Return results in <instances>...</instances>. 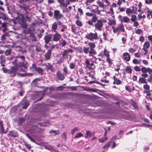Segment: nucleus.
<instances>
[{"mask_svg": "<svg viewBox=\"0 0 152 152\" xmlns=\"http://www.w3.org/2000/svg\"><path fill=\"white\" fill-rule=\"evenodd\" d=\"M98 6L97 7V10L96 12L97 14L101 15V12L105 11L104 9L110 4V2L108 0H102L100 1L98 0L96 1Z\"/></svg>", "mask_w": 152, "mask_h": 152, "instance_id": "f257e3e1", "label": "nucleus"}, {"mask_svg": "<svg viewBox=\"0 0 152 152\" xmlns=\"http://www.w3.org/2000/svg\"><path fill=\"white\" fill-rule=\"evenodd\" d=\"M112 28L113 30V32L115 34H117V36L120 34V32H125L124 26L122 23L118 24L116 27L113 26Z\"/></svg>", "mask_w": 152, "mask_h": 152, "instance_id": "f03ea898", "label": "nucleus"}, {"mask_svg": "<svg viewBox=\"0 0 152 152\" xmlns=\"http://www.w3.org/2000/svg\"><path fill=\"white\" fill-rule=\"evenodd\" d=\"M86 37L91 41L98 39V35L96 32H95L94 33L92 32L87 33L86 36Z\"/></svg>", "mask_w": 152, "mask_h": 152, "instance_id": "7ed1b4c3", "label": "nucleus"}, {"mask_svg": "<svg viewBox=\"0 0 152 152\" xmlns=\"http://www.w3.org/2000/svg\"><path fill=\"white\" fill-rule=\"evenodd\" d=\"M103 25L102 20H97V22L94 25L95 30L100 31H102Z\"/></svg>", "mask_w": 152, "mask_h": 152, "instance_id": "20e7f679", "label": "nucleus"}, {"mask_svg": "<svg viewBox=\"0 0 152 152\" xmlns=\"http://www.w3.org/2000/svg\"><path fill=\"white\" fill-rule=\"evenodd\" d=\"M17 16L16 18V20L20 24L23 23L25 21V18L24 16L21 14L17 12Z\"/></svg>", "mask_w": 152, "mask_h": 152, "instance_id": "39448f33", "label": "nucleus"}, {"mask_svg": "<svg viewBox=\"0 0 152 152\" xmlns=\"http://www.w3.org/2000/svg\"><path fill=\"white\" fill-rule=\"evenodd\" d=\"M57 1L60 3V6L64 7H66L69 4L70 2L68 0H57Z\"/></svg>", "mask_w": 152, "mask_h": 152, "instance_id": "423d86ee", "label": "nucleus"}, {"mask_svg": "<svg viewBox=\"0 0 152 152\" xmlns=\"http://www.w3.org/2000/svg\"><path fill=\"white\" fill-rule=\"evenodd\" d=\"M18 69L17 66H14L9 69V74L11 76H14L17 73Z\"/></svg>", "mask_w": 152, "mask_h": 152, "instance_id": "0eeeda50", "label": "nucleus"}, {"mask_svg": "<svg viewBox=\"0 0 152 152\" xmlns=\"http://www.w3.org/2000/svg\"><path fill=\"white\" fill-rule=\"evenodd\" d=\"M118 18L122 23L124 22L125 23H127L130 21L129 18L126 16H122L119 15L118 17Z\"/></svg>", "mask_w": 152, "mask_h": 152, "instance_id": "6e6552de", "label": "nucleus"}, {"mask_svg": "<svg viewBox=\"0 0 152 152\" xmlns=\"http://www.w3.org/2000/svg\"><path fill=\"white\" fill-rule=\"evenodd\" d=\"M63 16V15L60 13L59 11L56 10L54 12V17L57 19H60Z\"/></svg>", "mask_w": 152, "mask_h": 152, "instance_id": "1a4fd4ad", "label": "nucleus"}, {"mask_svg": "<svg viewBox=\"0 0 152 152\" xmlns=\"http://www.w3.org/2000/svg\"><path fill=\"white\" fill-rule=\"evenodd\" d=\"M130 55L127 52H125L123 54L122 58L127 61H129L130 59Z\"/></svg>", "mask_w": 152, "mask_h": 152, "instance_id": "9d476101", "label": "nucleus"}, {"mask_svg": "<svg viewBox=\"0 0 152 152\" xmlns=\"http://www.w3.org/2000/svg\"><path fill=\"white\" fill-rule=\"evenodd\" d=\"M53 37L52 34H48L45 36L44 37V39L46 44L48 43L51 40Z\"/></svg>", "mask_w": 152, "mask_h": 152, "instance_id": "9b49d317", "label": "nucleus"}, {"mask_svg": "<svg viewBox=\"0 0 152 152\" xmlns=\"http://www.w3.org/2000/svg\"><path fill=\"white\" fill-rule=\"evenodd\" d=\"M61 36L57 32L53 35V40L55 42H58L60 39Z\"/></svg>", "mask_w": 152, "mask_h": 152, "instance_id": "f8f14e48", "label": "nucleus"}, {"mask_svg": "<svg viewBox=\"0 0 152 152\" xmlns=\"http://www.w3.org/2000/svg\"><path fill=\"white\" fill-rule=\"evenodd\" d=\"M57 77L58 79L61 80H63L64 78L65 77L64 75L61 73L59 72H58L57 73Z\"/></svg>", "mask_w": 152, "mask_h": 152, "instance_id": "ddd939ff", "label": "nucleus"}, {"mask_svg": "<svg viewBox=\"0 0 152 152\" xmlns=\"http://www.w3.org/2000/svg\"><path fill=\"white\" fill-rule=\"evenodd\" d=\"M51 54V50H49L47 53L45 55V59L48 60L50 57Z\"/></svg>", "mask_w": 152, "mask_h": 152, "instance_id": "4468645a", "label": "nucleus"}, {"mask_svg": "<svg viewBox=\"0 0 152 152\" xmlns=\"http://www.w3.org/2000/svg\"><path fill=\"white\" fill-rule=\"evenodd\" d=\"M145 10L147 11L148 14L147 15V17L148 19H150V16L151 15V18H152V11L147 8H145Z\"/></svg>", "mask_w": 152, "mask_h": 152, "instance_id": "2eb2a0df", "label": "nucleus"}, {"mask_svg": "<svg viewBox=\"0 0 152 152\" xmlns=\"http://www.w3.org/2000/svg\"><path fill=\"white\" fill-rule=\"evenodd\" d=\"M8 135L12 137H15L18 136V134L15 131H11L9 132Z\"/></svg>", "mask_w": 152, "mask_h": 152, "instance_id": "dca6fc26", "label": "nucleus"}, {"mask_svg": "<svg viewBox=\"0 0 152 152\" xmlns=\"http://www.w3.org/2000/svg\"><path fill=\"white\" fill-rule=\"evenodd\" d=\"M150 46V43L149 42L147 41L145 42L143 45L142 49H148Z\"/></svg>", "mask_w": 152, "mask_h": 152, "instance_id": "f3484780", "label": "nucleus"}, {"mask_svg": "<svg viewBox=\"0 0 152 152\" xmlns=\"http://www.w3.org/2000/svg\"><path fill=\"white\" fill-rule=\"evenodd\" d=\"M0 59L1 60L0 61L1 64L2 66H5V58L4 56L2 55L0 56Z\"/></svg>", "mask_w": 152, "mask_h": 152, "instance_id": "a211bd4d", "label": "nucleus"}, {"mask_svg": "<svg viewBox=\"0 0 152 152\" xmlns=\"http://www.w3.org/2000/svg\"><path fill=\"white\" fill-rule=\"evenodd\" d=\"M89 54V56H92L96 54V52L94 48L90 49Z\"/></svg>", "mask_w": 152, "mask_h": 152, "instance_id": "6ab92c4d", "label": "nucleus"}, {"mask_svg": "<svg viewBox=\"0 0 152 152\" xmlns=\"http://www.w3.org/2000/svg\"><path fill=\"white\" fill-rule=\"evenodd\" d=\"M46 68L47 70H51L52 72H53L54 71V69L52 65L49 64L46 65Z\"/></svg>", "mask_w": 152, "mask_h": 152, "instance_id": "aec40b11", "label": "nucleus"}, {"mask_svg": "<svg viewBox=\"0 0 152 152\" xmlns=\"http://www.w3.org/2000/svg\"><path fill=\"white\" fill-rule=\"evenodd\" d=\"M58 27L57 24L54 22L52 25V29L53 31L54 32L56 33H57L56 30L57 29Z\"/></svg>", "mask_w": 152, "mask_h": 152, "instance_id": "412c9836", "label": "nucleus"}, {"mask_svg": "<svg viewBox=\"0 0 152 152\" xmlns=\"http://www.w3.org/2000/svg\"><path fill=\"white\" fill-rule=\"evenodd\" d=\"M45 148L51 151H54L55 150L54 147L50 145H47L45 146Z\"/></svg>", "mask_w": 152, "mask_h": 152, "instance_id": "4be33fe9", "label": "nucleus"}, {"mask_svg": "<svg viewBox=\"0 0 152 152\" xmlns=\"http://www.w3.org/2000/svg\"><path fill=\"white\" fill-rule=\"evenodd\" d=\"M88 45L90 49L94 48L96 46L95 44L92 42H88Z\"/></svg>", "mask_w": 152, "mask_h": 152, "instance_id": "5701e85b", "label": "nucleus"}, {"mask_svg": "<svg viewBox=\"0 0 152 152\" xmlns=\"http://www.w3.org/2000/svg\"><path fill=\"white\" fill-rule=\"evenodd\" d=\"M77 28L75 26V25H72L71 26V30L73 32L74 34H76L77 33V31H76Z\"/></svg>", "mask_w": 152, "mask_h": 152, "instance_id": "b1692460", "label": "nucleus"}, {"mask_svg": "<svg viewBox=\"0 0 152 152\" xmlns=\"http://www.w3.org/2000/svg\"><path fill=\"white\" fill-rule=\"evenodd\" d=\"M22 108L24 109H26L27 107L29 104V102L28 101H26L24 103L22 104Z\"/></svg>", "mask_w": 152, "mask_h": 152, "instance_id": "393cba45", "label": "nucleus"}, {"mask_svg": "<svg viewBox=\"0 0 152 152\" xmlns=\"http://www.w3.org/2000/svg\"><path fill=\"white\" fill-rule=\"evenodd\" d=\"M89 47H84L83 48V52L85 54H87L89 53Z\"/></svg>", "mask_w": 152, "mask_h": 152, "instance_id": "a878e982", "label": "nucleus"}, {"mask_svg": "<svg viewBox=\"0 0 152 152\" xmlns=\"http://www.w3.org/2000/svg\"><path fill=\"white\" fill-rule=\"evenodd\" d=\"M9 34L8 33H6L3 34L1 38V39L2 41H4L7 37H8Z\"/></svg>", "mask_w": 152, "mask_h": 152, "instance_id": "bb28decb", "label": "nucleus"}, {"mask_svg": "<svg viewBox=\"0 0 152 152\" xmlns=\"http://www.w3.org/2000/svg\"><path fill=\"white\" fill-rule=\"evenodd\" d=\"M108 24L109 26H112L113 25H115L116 24V22L115 20H110L108 22Z\"/></svg>", "mask_w": 152, "mask_h": 152, "instance_id": "cd10ccee", "label": "nucleus"}, {"mask_svg": "<svg viewBox=\"0 0 152 152\" xmlns=\"http://www.w3.org/2000/svg\"><path fill=\"white\" fill-rule=\"evenodd\" d=\"M4 132V129L2 125V121H0V133H3Z\"/></svg>", "mask_w": 152, "mask_h": 152, "instance_id": "c85d7f7f", "label": "nucleus"}, {"mask_svg": "<svg viewBox=\"0 0 152 152\" xmlns=\"http://www.w3.org/2000/svg\"><path fill=\"white\" fill-rule=\"evenodd\" d=\"M86 135L85 137L86 138H87L88 137L92 136V133L91 131H86Z\"/></svg>", "mask_w": 152, "mask_h": 152, "instance_id": "c756f323", "label": "nucleus"}, {"mask_svg": "<svg viewBox=\"0 0 152 152\" xmlns=\"http://www.w3.org/2000/svg\"><path fill=\"white\" fill-rule=\"evenodd\" d=\"M68 55V54L67 53V51L65 50L63 52L61 58L64 59L67 57Z\"/></svg>", "mask_w": 152, "mask_h": 152, "instance_id": "7c9ffc66", "label": "nucleus"}, {"mask_svg": "<svg viewBox=\"0 0 152 152\" xmlns=\"http://www.w3.org/2000/svg\"><path fill=\"white\" fill-rule=\"evenodd\" d=\"M125 71H126V72L128 73H131L132 72V70L131 69V68L130 66H127L126 67Z\"/></svg>", "mask_w": 152, "mask_h": 152, "instance_id": "2f4dec72", "label": "nucleus"}, {"mask_svg": "<svg viewBox=\"0 0 152 152\" xmlns=\"http://www.w3.org/2000/svg\"><path fill=\"white\" fill-rule=\"evenodd\" d=\"M111 141H110L107 142L106 144L103 146V148L104 149L108 148L110 146L111 143Z\"/></svg>", "mask_w": 152, "mask_h": 152, "instance_id": "473e14b6", "label": "nucleus"}, {"mask_svg": "<svg viewBox=\"0 0 152 152\" xmlns=\"http://www.w3.org/2000/svg\"><path fill=\"white\" fill-rule=\"evenodd\" d=\"M108 139L107 137H104L102 139H99V141L100 142H104L105 141L107 140Z\"/></svg>", "mask_w": 152, "mask_h": 152, "instance_id": "72a5a7b5", "label": "nucleus"}, {"mask_svg": "<svg viewBox=\"0 0 152 152\" xmlns=\"http://www.w3.org/2000/svg\"><path fill=\"white\" fill-rule=\"evenodd\" d=\"M60 27L62 28L61 29V31L63 32L64 31V30L67 29V26L66 25L62 24L61 25Z\"/></svg>", "mask_w": 152, "mask_h": 152, "instance_id": "f704fd0d", "label": "nucleus"}, {"mask_svg": "<svg viewBox=\"0 0 152 152\" xmlns=\"http://www.w3.org/2000/svg\"><path fill=\"white\" fill-rule=\"evenodd\" d=\"M25 121V119L24 118H20L18 121V124L20 125H21Z\"/></svg>", "mask_w": 152, "mask_h": 152, "instance_id": "c9c22d12", "label": "nucleus"}, {"mask_svg": "<svg viewBox=\"0 0 152 152\" xmlns=\"http://www.w3.org/2000/svg\"><path fill=\"white\" fill-rule=\"evenodd\" d=\"M141 60H138L136 59H134L132 61L133 63L135 64H139L141 62Z\"/></svg>", "mask_w": 152, "mask_h": 152, "instance_id": "e433bc0d", "label": "nucleus"}, {"mask_svg": "<svg viewBox=\"0 0 152 152\" xmlns=\"http://www.w3.org/2000/svg\"><path fill=\"white\" fill-rule=\"evenodd\" d=\"M16 58L18 59L17 60H19V59H20L21 61H23L25 60V57L24 56H17L15 57Z\"/></svg>", "mask_w": 152, "mask_h": 152, "instance_id": "4c0bfd02", "label": "nucleus"}, {"mask_svg": "<svg viewBox=\"0 0 152 152\" xmlns=\"http://www.w3.org/2000/svg\"><path fill=\"white\" fill-rule=\"evenodd\" d=\"M104 55L106 56V57H108L110 55L106 49H104L103 52Z\"/></svg>", "mask_w": 152, "mask_h": 152, "instance_id": "58836bf2", "label": "nucleus"}, {"mask_svg": "<svg viewBox=\"0 0 152 152\" xmlns=\"http://www.w3.org/2000/svg\"><path fill=\"white\" fill-rule=\"evenodd\" d=\"M60 44L63 47L66 44V42L63 39H62L61 41H60Z\"/></svg>", "mask_w": 152, "mask_h": 152, "instance_id": "ea45409f", "label": "nucleus"}, {"mask_svg": "<svg viewBox=\"0 0 152 152\" xmlns=\"http://www.w3.org/2000/svg\"><path fill=\"white\" fill-rule=\"evenodd\" d=\"M142 73H146L148 72L147 68L144 67H142L141 69V70Z\"/></svg>", "mask_w": 152, "mask_h": 152, "instance_id": "a19ab883", "label": "nucleus"}, {"mask_svg": "<svg viewBox=\"0 0 152 152\" xmlns=\"http://www.w3.org/2000/svg\"><path fill=\"white\" fill-rule=\"evenodd\" d=\"M18 65L20 67H23L24 69L26 68V64L23 62L19 63V64Z\"/></svg>", "mask_w": 152, "mask_h": 152, "instance_id": "79ce46f5", "label": "nucleus"}, {"mask_svg": "<svg viewBox=\"0 0 152 152\" xmlns=\"http://www.w3.org/2000/svg\"><path fill=\"white\" fill-rule=\"evenodd\" d=\"M75 64L74 63H70L69 64V66L71 69H74L75 67Z\"/></svg>", "mask_w": 152, "mask_h": 152, "instance_id": "37998d69", "label": "nucleus"}, {"mask_svg": "<svg viewBox=\"0 0 152 152\" xmlns=\"http://www.w3.org/2000/svg\"><path fill=\"white\" fill-rule=\"evenodd\" d=\"M139 81L141 83H146V81L145 80V78L142 77L140 78L139 79Z\"/></svg>", "mask_w": 152, "mask_h": 152, "instance_id": "c03bdc74", "label": "nucleus"}, {"mask_svg": "<svg viewBox=\"0 0 152 152\" xmlns=\"http://www.w3.org/2000/svg\"><path fill=\"white\" fill-rule=\"evenodd\" d=\"M131 20L132 22L136 20L137 19L136 16L134 15H131Z\"/></svg>", "mask_w": 152, "mask_h": 152, "instance_id": "a18cd8bd", "label": "nucleus"}, {"mask_svg": "<svg viewBox=\"0 0 152 152\" xmlns=\"http://www.w3.org/2000/svg\"><path fill=\"white\" fill-rule=\"evenodd\" d=\"M90 70H92L95 68V66L94 65V63H92L90 64V66L89 67H88Z\"/></svg>", "mask_w": 152, "mask_h": 152, "instance_id": "49530a36", "label": "nucleus"}, {"mask_svg": "<svg viewBox=\"0 0 152 152\" xmlns=\"http://www.w3.org/2000/svg\"><path fill=\"white\" fill-rule=\"evenodd\" d=\"M98 18L96 16H93L91 19V21L93 23H95L97 20Z\"/></svg>", "mask_w": 152, "mask_h": 152, "instance_id": "de8ad7c7", "label": "nucleus"}, {"mask_svg": "<svg viewBox=\"0 0 152 152\" xmlns=\"http://www.w3.org/2000/svg\"><path fill=\"white\" fill-rule=\"evenodd\" d=\"M106 12L108 14H110L111 15H113L114 13V11L112 7H111L110 9V11Z\"/></svg>", "mask_w": 152, "mask_h": 152, "instance_id": "09e8293b", "label": "nucleus"}, {"mask_svg": "<svg viewBox=\"0 0 152 152\" xmlns=\"http://www.w3.org/2000/svg\"><path fill=\"white\" fill-rule=\"evenodd\" d=\"M76 23L77 26L79 27H81L82 26L81 22L78 20L76 21Z\"/></svg>", "mask_w": 152, "mask_h": 152, "instance_id": "8fccbe9b", "label": "nucleus"}, {"mask_svg": "<svg viewBox=\"0 0 152 152\" xmlns=\"http://www.w3.org/2000/svg\"><path fill=\"white\" fill-rule=\"evenodd\" d=\"M11 52V49H8L5 51V54L6 56H8L10 54Z\"/></svg>", "mask_w": 152, "mask_h": 152, "instance_id": "3c124183", "label": "nucleus"}, {"mask_svg": "<svg viewBox=\"0 0 152 152\" xmlns=\"http://www.w3.org/2000/svg\"><path fill=\"white\" fill-rule=\"evenodd\" d=\"M134 69L136 72H140L141 70V69L139 66H134Z\"/></svg>", "mask_w": 152, "mask_h": 152, "instance_id": "603ef678", "label": "nucleus"}, {"mask_svg": "<svg viewBox=\"0 0 152 152\" xmlns=\"http://www.w3.org/2000/svg\"><path fill=\"white\" fill-rule=\"evenodd\" d=\"M36 70L40 74H42V73L43 70L40 68H37Z\"/></svg>", "mask_w": 152, "mask_h": 152, "instance_id": "864d4df0", "label": "nucleus"}, {"mask_svg": "<svg viewBox=\"0 0 152 152\" xmlns=\"http://www.w3.org/2000/svg\"><path fill=\"white\" fill-rule=\"evenodd\" d=\"M2 70L4 73L9 74V69H7L5 68L4 67L2 69Z\"/></svg>", "mask_w": 152, "mask_h": 152, "instance_id": "5fc2aeb1", "label": "nucleus"}, {"mask_svg": "<svg viewBox=\"0 0 152 152\" xmlns=\"http://www.w3.org/2000/svg\"><path fill=\"white\" fill-rule=\"evenodd\" d=\"M50 133H53L55 135H58L59 134V131L57 130H52L50 131Z\"/></svg>", "mask_w": 152, "mask_h": 152, "instance_id": "6e6d98bb", "label": "nucleus"}, {"mask_svg": "<svg viewBox=\"0 0 152 152\" xmlns=\"http://www.w3.org/2000/svg\"><path fill=\"white\" fill-rule=\"evenodd\" d=\"M132 11L131 10V9L128 8L126 9V12L127 14L128 15H129L130 14L132 13Z\"/></svg>", "mask_w": 152, "mask_h": 152, "instance_id": "4d7b16f0", "label": "nucleus"}, {"mask_svg": "<svg viewBox=\"0 0 152 152\" xmlns=\"http://www.w3.org/2000/svg\"><path fill=\"white\" fill-rule=\"evenodd\" d=\"M83 134L81 133H78L75 137V138H77L81 137H83Z\"/></svg>", "mask_w": 152, "mask_h": 152, "instance_id": "13d9d810", "label": "nucleus"}, {"mask_svg": "<svg viewBox=\"0 0 152 152\" xmlns=\"http://www.w3.org/2000/svg\"><path fill=\"white\" fill-rule=\"evenodd\" d=\"M78 130L77 128H75L74 129H72L71 131V134L73 135L75 132L77 131Z\"/></svg>", "mask_w": 152, "mask_h": 152, "instance_id": "bf43d9fd", "label": "nucleus"}, {"mask_svg": "<svg viewBox=\"0 0 152 152\" xmlns=\"http://www.w3.org/2000/svg\"><path fill=\"white\" fill-rule=\"evenodd\" d=\"M41 97L39 100H41L43 98V96L45 95L44 92L43 91H40L39 93Z\"/></svg>", "mask_w": 152, "mask_h": 152, "instance_id": "052dcab7", "label": "nucleus"}, {"mask_svg": "<svg viewBox=\"0 0 152 152\" xmlns=\"http://www.w3.org/2000/svg\"><path fill=\"white\" fill-rule=\"evenodd\" d=\"M123 2H125V0H118L117 3V4L119 6H120L121 4Z\"/></svg>", "mask_w": 152, "mask_h": 152, "instance_id": "680f3d73", "label": "nucleus"}, {"mask_svg": "<svg viewBox=\"0 0 152 152\" xmlns=\"http://www.w3.org/2000/svg\"><path fill=\"white\" fill-rule=\"evenodd\" d=\"M139 20H140L142 18H145V15H143V16H142L141 14H139L137 16Z\"/></svg>", "mask_w": 152, "mask_h": 152, "instance_id": "e2e57ef3", "label": "nucleus"}, {"mask_svg": "<svg viewBox=\"0 0 152 152\" xmlns=\"http://www.w3.org/2000/svg\"><path fill=\"white\" fill-rule=\"evenodd\" d=\"M85 63L86 65V66L87 67H89L90 66V62L89 61L88 59H86L85 61Z\"/></svg>", "mask_w": 152, "mask_h": 152, "instance_id": "0e129e2a", "label": "nucleus"}, {"mask_svg": "<svg viewBox=\"0 0 152 152\" xmlns=\"http://www.w3.org/2000/svg\"><path fill=\"white\" fill-rule=\"evenodd\" d=\"M121 83V81L120 80L118 79L115 81H114L113 82V84H117V85H119Z\"/></svg>", "mask_w": 152, "mask_h": 152, "instance_id": "69168bd1", "label": "nucleus"}, {"mask_svg": "<svg viewBox=\"0 0 152 152\" xmlns=\"http://www.w3.org/2000/svg\"><path fill=\"white\" fill-rule=\"evenodd\" d=\"M107 58L106 59L108 63L109 64H111L112 63L111 60L109 57V56L108 57H107Z\"/></svg>", "mask_w": 152, "mask_h": 152, "instance_id": "338daca9", "label": "nucleus"}, {"mask_svg": "<svg viewBox=\"0 0 152 152\" xmlns=\"http://www.w3.org/2000/svg\"><path fill=\"white\" fill-rule=\"evenodd\" d=\"M147 69L148 72L149 74L151 75H152V69L149 67L147 68Z\"/></svg>", "mask_w": 152, "mask_h": 152, "instance_id": "774afa93", "label": "nucleus"}]
</instances>
